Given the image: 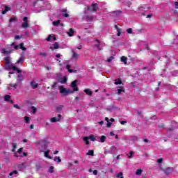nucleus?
I'll list each match as a JSON object with an SVG mask.
<instances>
[{"label":"nucleus","mask_w":178,"mask_h":178,"mask_svg":"<svg viewBox=\"0 0 178 178\" xmlns=\"http://www.w3.org/2000/svg\"><path fill=\"white\" fill-rule=\"evenodd\" d=\"M4 60H6V65L8 69H12L13 70H15L16 72H17V73H21L20 70H19V68L17 67L16 65L10 64V57H6L4 58Z\"/></svg>","instance_id":"nucleus-1"},{"label":"nucleus","mask_w":178,"mask_h":178,"mask_svg":"<svg viewBox=\"0 0 178 178\" xmlns=\"http://www.w3.org/2000/svg\"><path fill=\"white\" fill-rule=\"evenodd\" d=\"M58 89L60 90V94L63 95H67V94H73V91L70 90V89H67L63 87V86H59Z\"/></svg>","instance_id":"nucleus-2"},{"label":"nucleus","mask_w":178,"mask_h":178,"mask_svg":"<svg viewBox=\"0 0 178 178\" xmlns=\"http://www.w3.org/2000/svg\"><path fill=\"white\" fill-rule=\"evenodd\" d=\"M40 152L44 153L45 158H47L48 159H52V157L49 156L50 150H47V145H44V146H42L41 147H40Z\"/></svg>","instance_id":"nucleus-3"},{"label":"nucleus","mask_w":178,"mask_h":178,"mask_svg":"<svg viewBox=\"0 0 178 178\" xmlns=\"http://www.w3.org/2000/svg\"><path fill=\"white\" fill-rule=\"evenodd\" d=\"M118 151V148L116 146H111L109 149L105 150L104 154H111V155H116V152Z\"/></svg>","instance_id":"nucleus-4"},{"label":"nucleus","mask_w":178,"mask_h":178,"mask_svg":"<svg viewBox=\"0 0 178 178\" xmlns=\"http://www.w3.org/2000/svg\"><path fill=\"white\" fill-rule=\"evenodd\" d=\"M24 44L21 43L19 45H16L15 43H13L10 45V47H13V49H22V51H26V47H24Z\"/></svg>","instance_id":"nucleus-5"},{"label":"nucleus","mask_w":178,"mask_h":178,"mask_svg":"<svg viewBox=\"0 0 178 178\" xmlns=\"http://www.w3.org/2000/svg\"><path fill=\"white\" fill-rule=\"evenodd\" d=\"M89 12H97L98 10V5L97 3H92L90 6L88 7Z\"/></svg>","instance_id":"nucleus-6"},{"label":"nucleus","mask_w":178,"mask_h":178,"mask_svg":"<svg viewBox=\"0 0 178 178\" xmlns=\"http://www.w3.org/2000/svg\"><path fill=\"white\" fill-rule=\"evenodd\" d=\"M88 140H90V141H95V136L90 135L89 137H84L83 141H86V145H88Z\"/></svg>","instance_id":"nucleus-7"},{"label":"nucleus","mask_w":178,"mask_h":178,"mask_svg":"<svg viewBox=\"0 0 178 178\" xmlns=\"http://www.w3.org/2000/svg\"><path fill=\"white\" fill-rule=\"evenodd\" d=\"M27 17L23 18V23L22 24V29H29V20Z\"/></svg>","instance_id":"nucleus-8"},{"label":"nucleus","mask_w":178,"mask_h":178,"mask_svg":"<svg viewBox=\"0 0 178 178\" xmlns=\"http://www.w3.org/2000/svg\"><path fill=\"white\" fill-rule=\"evenodd\" d=\"M163 172L165 173L167 176H169V175H172V173L175 171L173 168H168L165 169H162Z\"/></svg>","instance_id":"nucleus-9"},{"label":"nucleus","mask_w":178,"mask_h":178,"mask_svg":"<svg viewBox=\"0 0 178 178\" xmlns=\"http://www.w3.org/2000/svg\"><path fill=\"white\" fill-rule=\"evenodd\" d=\"M71 87L74 88L73 90H71L73 91V92L75 91H79V88L77 87V81H72L71 83Z\"/></svg>","instance_id":"nucleus-10"},{"label":"nucleus","mask_w":178,"mask_h":178,"mask_svg":"<svg viewBox=\"0 0 178 178\" xmlns=\"http://www.w3.org/2000/svg\"><path fill=\"white\" fill-rule=\"evenodd\" d=\"M95 47L96 48H98V49L99 51H101V47H104V43H102V42H99V40H95Z\"/></svg>","instance_id":"nucleus-11"},{"label":"nucleus","mask_w":178,"mask_h":178,"mask_svg":"<svg viewBox=\"0 0 178 178\" xmlns=\"http://www.w3.org/2000/svg\"><path fill=\"white\" fill-rule=\"evenodd\" d=\"M19 154V156L22 157V156H27V153L23 152V147H21L18 149L17 154Z\"/></svg>","instance_id":"nucleus-12"},{"label":"nucleus","mask_w":178,"mask_h":178,"mask_svg":"<svg viewBox=\"0 0 178 178\" xmlns=\"http://www.w3.org/2000/svg\"><path fill=\"white\" fill-rule=\"evenodd\" d=\"M16 148H17V146L15 143H13L12 152H14V156H16V158H19V154H17V152H16Z\"/></svg>","instance_id":"nucleus-13"},{"label":"nucleus","mask_w":178,"mask_h":178,"mask_svg":"<svg viewBox=\"0 0 178 178\" xmlns=\"http://www.w3.org/2000/svg\"><path fill=\"white\" fill-rule=\"evenodd\" d=\"M122 92H124V88L123 86H118L117 87V93L118 95H120Z\"/></svg>","instance_id":"nucleus-14"},{"label":"nucleus","mask_w":178,"mask_h":178,"mask_svg":"<svg viewBox=\"0 0 178 178\" xmlns=\"http://www.w3.org/2000/svg\"><path fill=\"white\" fill-rule=\"evenodd\" d=\"M62 118V115H58L57 118H52L51 119V123H55V122H59V120H60V118Z\"/></svg>","instance_id":"nucleus-15"},{"label":"nucleus","mask_w":178,"mask_h":178,"mask_svg":"<svg viewBox=\"0 0 178 178\" xmlns=\"http://www.w3.org/2000/svg\"><path fill=\"white\" fill-rule=\"evenodd\" d=\"M46 40L49 42H52V41H56V38L54 35H49Z\"/></svg>","instance_id":"nucleus-16"},{"label":"nucleus","mask_w":178,"mask_h":178,"mask_svg":"<svg viewBox=\"0 0 178 178\" xmlns=\"http://www.w3.org/2000/svg\"><path fill=\"white\" fill-rule=\"evenodd\" d=\"M61 13H62V16H63V17H69V13H67V9H62L61 10Z\"/></svg>","instance_id":"nucleus-17"},{"label":"nucleus","mask_w":178,"mask_h":178,"mask_svg":"<svg viewBox=\"0 0 178 178\" xmlns=\"http://www.w3.org/2000/svg\"><path fill=\"white\" fill-rule=\"evenodd\" d=\"M94 19L92 18V17H90V16H86L85 17V20L88 22V23H91V22H92Z\"/></svg>","instance_id":"nucleus-18"},{"label":"nucleus","mask_w":178,"mask_h":178,"mask_svg":"<svg viewBox=\"0 0 178 178\" xmlns=\"http://www.w3.org/2000/svg\"><path fill=\"white\" fill-rule=\"evenodd\" d=\"M58 81L59 83H62V84H65V83L67 81V79L66 78V76H64L63 79H60Z\"/></svg>","instance_id":"nucleus-19"},{"label":"nucleus","mask_w":178,"mask_h":178,"mask_svg":"<svg viewBox=\"0 0 178 178\" xmlns=\"http://www.w3.org/2000/svg\"><path fill=\"white\" fill-rule=\"evenodd\" d=\"M31 86L33 88H37L38 87V83L33 81L31 82Z\"/></svg>","instance_id":"nucleus-20"},{"label":"nucleus","mask_w":178,"mask_h":178,"mask_svg":"<svg viewBox=\"0 0 178 178\" xmlns=\"http://www.w3.org/2000/svg\"><path fill=\"white\" fill-rule=\"evenodd\" d=\"M67 34L70 37H73V34H74V31L73 30V29H70V31L67 33Z\"/></svg>","instance_id":"nucleus-21"},{"label":"nucleus","mask_w":178,"mask_h":178,"mask_svg":"<svg viewBox=\"0 0 178 178\" xmlns=\"http://www.w3.org/2000/svg\"><path fill=\"white\" fill-rule=\"evenodd\" d=\"M24 62V56H22L17 61V63H23Z\"/></svg>","instance_id":"nucleus-22"},{"label":"nucleus","mask_w":178,"mask_h":178,"mask_svg":"<svg viewBox=\"0 0 178 178\" xmlns=\"http://www.w3.org/2000/svg\"><path fill=\"white\" fill-rule=\"evenodd\" d=\"M71 67H72V66H70V65H67V66H66V69H67L69 73H73V72H76V71L72 70Z\"/></svg>","instance_id":"nucleus-23"},{"label":"nucleus","mask_w":178,"mask_h":178,"mask_svg":"<svg viewBox=\"0 0 178 178\" xmlns=\"http://www.w3.org/2000/svg\"><path fill=\"white\" fill-rule=\"evenodd\" d=\"M22 72H19V74H18V76H17V81H23V76L22 75V74H21Z\"/></svg>","instance_id":"nucleus-24"},{"label":"nucleus","mask_w":178,"mask_h":178,"mask_svg":"<svg viewBox=\"0 0 178 178\" xmlns=\"http://www.w3.org/2000/svg\"><path fill=\"white\" fill-rule=\"evenodd\" d=\"M84 92H86V94H87L88 95H92V92H91L90 89H85Z\"/></svg>","instance_id":"nucleus-25"},{"label":"nucleus","mask_w":178,"mask_h":178,"mask_svg":"<svg viewBox=\"0 0 178 178\" xmlns=\"http://www.w3.org/2000/svg\"><path fill=\"white\" fill-rule=\"evenodd\" d=\"M13 50H6V49H2V54H11Z\"/></svg>","instance_id":"nucleus-26"},{"label":"nucleus","mask_w":178,"mask_h":178,"mask_svg":"<svg viewBox=\"0 0 178 178\" xmlns=\"http://www.w3.org/2000/svg\"><path fill=\"white\" fill-rule=\"evenodd\" d=\"M121 62H123V63H124V65H127V58L125 56H122Z\"/></svg>","instance_id":"nucleus-27"},{"label":"nucleus","mask_w":178,"mask_h":178,"mask_svg":"<svg viewBox=\"0 0 178 178\" xmlns=\"http://www.w3.org/2000/svg\"><path fill=\"white\" fill-rule=\"evenodd\" d=\"M72 58L73 59H77L79 58V54L74 52V51H72Z\"/></svg>","instance_id":"nucleus-28"},{"label":"nucleus","mask_w":178,"mask_h":178,"mask_svg":"<svg viewBox=\"0 0 178 178\" xmlns=\"http://www.w3.org/2000/svg\"><path fill=\"white\" fill-rule=\"evenodd\" d=\"M54 161L57 162L58 163H60V162H62V159H60V157L59 156H56L54 157Z\"/></svg>","instance_id":"nucleus-29"},{"label":"nucleus","mask_w":178,"mask_h":178,"mask_svg":"<svg viewBox=\"0 0 178 178\" xmlns=\"http://www.w3.org/2000/svg\"><path fill=\"white\" fill-rule=\"evenodd\" d=\"M142 173H143V170L141 169L136 170V176H141Z\"/></svg>","instance_id":"nucleus-30"},{"label":"nucleus","mask_w":178,"mask_h":178,"mask_svg":"<svg viewBox=\"0 0 178 178\" xmlns=\"http://www.w3.org/2000/svg\"><path fill=\"white\" fill-rule=\"evenodd\" d=\"M114 84L115 86H118L119 84H122V80H120V79H115Z\"/></svg>","instance_id":"nucleus-31"},{"label":"nucleus","mask_w":178,"mask_h":178,"mask_svg":"<svg viewBox=\"0 0 178 178\" xmlns=\"http://www.w3.org/2000/svg\"><path fill=\"white\" fill-rule=\"evenodd\" d=\"M105 140H106V136H102L100 137V143H105Z\"/></svg>","instance_id":"nucleus-32"},{"label":"nucleus","mask_w":178,"mask_h":178,"mask_svg":"<svg viewBox=\"0 0 178 178\" xmlns=\"http://www.w3.org/2000/svg\"><path fill=\"white\" fill-rule=\"evenodd\" d=\"M86 155H90L91 156H94V150H88Z\"/></svg>","instance_id":"nucleus-33"},{"label":"nucleus","mask_w":178,"mask_h":178,"mask_svg":"<svg viewBox=\"0 0 178 178\" xmlns=\"http://www.w3.org/2000/svg\"><path fill=\"white\" fill-rule=\"evenodd\" d=\"M59 24H60V20H57V21L53 22V25H54V26H59Z\"/></svg>","instance_id":"nucleus-34"},{"label":"nucleus","mask_w":178,"mask_h":178,"mask_svg":"<svg viewBox=\"0 0 178 178\" xmlns=\"http://www.w3.org/2000/svg\"><path fill=\"white\" fill-rule=\"evenodd\" d=\"M116 177H118V178H124L123 177V172H119L118 174H117Z\"/></svg>","instance_id":"nucleus-35"},{"label":"nucleus","mask_w":178,"mask_h":178,"mask_svg":"<svg viewBox=\"0 0 178 178\" xmlns=\"http://www.w3.org/2000/svg\"><path fill=\"white\" fill-rule=\"evenodd\" d=\"M8 10H10V8L6 6V7L5 8V10H3V11L2 12L3 15H5V14L6 13V12H8Z\"/></svg>","instance_id":"nucleus-36"},{"label":"nucleus","mask_w":178,"mask_h":178,"mask_svg":"<svg viewBox=\"0 0 178 178\" xmlns=\"http://www.w3.org/2000/svg\"><path fill=\"white\" fill-rule=\"evenodd\" d=\"M16 175H17V170H14L9 174V176H16Z\"/></svg>","instance_id":"nucleus-37"},{"label":"nucleus","mask_w":178,"mask_h":178,"mask_svg":"<svg viewBox=\"0 0 178 178\" xmlns=\"http://www.w3.org/2000/svg\"><path fill=\"white\" fill-rule=\"evenodd\" d=\"M24 120H25V123H30V118L25 116Z\"/></svg>","instance_id":"nucleus-38"},{"label":"nucleus","mask_w":178,"mask_h":178,"mask_svg":"<svg viewBox=\"0 0 178 178\" xmlns=\"http://www.w3.org/2000/svg\"><path fill=\"white\" fill-rule=\"evenodd\" d=\"M10 99V96L9 95H6L4 96V100L9 101Z\"/></svg>","instance_id":"nucleus-39"},{"label":"nucleus","mask_w":178,"mask_h":178,"mask_svg":"<svg viewBox=\"0 0 178 178\" xmlns=\"http://www.w3.org/2000/svg\"><path fill=\"white\" fill-rule=\"evenodd\" d=\"M58 48H59V44H58V42H55L54 44V49H58Z\"/></svg>","instance_id":"nucleus-40"},{"label":"nucleus","mask_w":178,"mask_h":178,"mask_svg":"<svg viewBox=\"0 0 178 178\" xmlns=\"http://www.w3.org/2000/svg\"><path fill=\"white\" fill-rule=\"evenodd\" d=\"M113 59H115V58H113V56H111L108 60L107 62H108V63H111V62H112L113 60Z\"/></svg>","instance_id":"nucleus-41"},{"label":"nucleus","mask_w":178,"mask_h":178,"mask_svg":"<svg viewBox=\"0 0 178 178\" xmlns=\"http://www.w3.org/2000/svg\"><path fill=\"white\" fill-rule=\"evenodd\" d=\"M128 158H132V156L134 155V152H130L129 155L127 154Z\"/></svg>","instance_id":"nucleus-42"},{"label":"nucleus","mask_w":178,"mask_h":178,"mask_svg":"<svg viewBox=\"0 0 178 178\" xmlns=\"http://www.w3.org/2000/svg\"><path fill=\"white\" fill-rule=\"evenodd\" d=\"M127 33H128V34H131L133 33V29L131 28L128 29Z\"/></svg>","instance_id":"nucleus-43"},{"label":"nucleus","mask_w":178,"mask_h":178,"mask_svg":"<svg viewBox=\"0 0 178 178\" xmlns=\"http://www.w3.org/2000/svg\"><path fill=\"white\" fill-rule=\"evenodd\" d=\"M32 113H35L37 112V108L35 106L31 107Z\"/></svg>","instance_id":"nucleus-44"},{"label":"nucleus","mask_w":178,"mask_h":178,"mask_svg":"<svg viewBox=\"0 0 178 178\" xmlns=\"http://www.w3.org/2000/svg\"><path fill=\"white\" fill-rule=\"evenodd\" d=\"M49 173H54V166H51L49 168Z\"/></svg>","instance_id":"nucleus-45"},{"label":"nucleus","mask_w":178,"mask_h":178,"mask_svg":"<svg viewBox=\"0 0 178 178\" xmlns=\"http://www.w3.org/2000/svg\"><path fill=\"white\" fill-rule=\"evenodd\" d=\"M162 162H163V159H159L157 160V163H162Z\"/></svg>","instance_id":"nucleus-46"},{"label":"nucleus","mask_w":178,"mask_h":178,"mask_svg":"<svg viewBox=\"0 0 178 178\" xmlns=\"http://www.w3.org/2000/svg\"><path fill=\"white\" fill-rule=\"evenodd\" d=\"M13 22H16V17H13L10 19V22L12 23Z\"/></svg>","instance_id":"nucleus-47"},{"label":"nucleus","mask_w":178,"mask_h":178,"mask_svg":"<svg viewBox=\"0 0 178 178\" xmlns=\"http://www.w3.org/2000/svg\"><path fill=\"white\" fill-rule=\"evenodd\" d=\"M10 86L11 87H13L14 88H17V83L10 84Z\"/></svg>","instance_id":"nucleus-48"},{"label":"nucleus","mask_w":178,"mask_h":178,"mask_svg":"<svg viewBox=\"0 0 178 178\" xmlns=\"http://www.w3.org/2000/svg\"><path fill=\"white\" fill-rule=\"evenodd\" d=\"M93 175H94L95 176H97V175H98V171H97V170H95L93 171Z\"/></svg>","instance_id":"nucleus-49"},{"label":"nucleus","mask_w":178,"mask_h":178,"mask_svg":"<svg viewBox=\"0 0 178 178\" xmlns=\"http://www.w3.org/2000/svg\"><path fill=\"white\" fill-rule=\"evenodd\" d=\"M137 139H138L137 136H134V137L131 138V140H132V141H136Z\"/></svg>","instance_id":"nucleus-50"},{"label":"nucleus","mask_w":178,"mask_h":178,"mask_svg":"<svg viewBox=\"0 0 178 178\" xmlns=\"http://www.w3.org/2000/svg\"><path fill=\"white\" fill-rule=\"evenodd\" d=\"M117 31H118V34H117L118 37H120V34H121L120 29H118Z\"/></svg>","instance_id":"nucleus-51"},{"label":"nucleus","mask_w":178,"mask_h":178,"mask_svg":"<svg viewBox=\"0 0 178 178\" xmlns=\"http://www.w3.org/2000/svg\"><path fill=\"white\" fill-rule=\"evenodd\" d=\"M15 40H20V36L19 35H15Z\"/></svg>","instance_id":"nucleus-52"},{"label":"nucleus","mask_w":178,"mask_h":178,"mask_svg":"<svg viewBox=\"0 0 178 178\" xmlns=\"http://www.w3.org/2000/svg\"><path fill=\"white\" fill-rule=\"evenodd\" d=\"M175 9H178V2L177 1H176L175 3Z\"/></svg>","instance_id":"nucleus-53"},{"label":"nucleus","mask_w":178,"mask_h":178,"mask_svg":"<svg viewBox=\"0 0 178 178\" xmlns=\"http://www.w3.org/2000/svg\"><path fill=\"white\" fill-rule=\"evenodd\" d=\"M14 108H16L17 109H20V107L17 104H14Z\"/></svg>","instance_id":"nucleus-54"},{"label":"nucleus","mask_w":178,"mask_h":178,"mask_svg":"<svg viewBox=\"0 0 178 178\" xmlns=\"http://www.w3.org/2000/svg\"><path fill=\"white\" fill-rule=\"evenodd\" d=\"M112 126V123L111 122H107V127H111Z\"/></svg>","instance_id":"nucleus-55"},{"label":"nucleus","mask_w":178,"mask_h":178,"mask_svg":"<svg viewBox=\"0 0 178 178\" xmlns=\"http://www.w3.org/2000/svg\"><path fill=\"white\" fill-rule=\"evenodd\" d=\"M127 123V121H122L121 124H126Z\"/></svg>","instance_id":"nucleus-56"},{"label":"nucleus","mask_w":178,"mask_h":178,"mask_svg":"<svg viewBox=\"0 0 178 178\" xmlns=\"http://www.w3.org/2000/svg\"><path fill=\"white\" fill-rule=\"evenodd\" d=\"M40 55L42 56H47V54L45 53H40Z\"/></svg>","instance_id":"nucleus-57"},{"label":"nucleus","mask_w":178,"mask_h":178,"mask_svg":"<svg viewBox=\"0 0 178 178\" xmlns=\"http://www.w3.org/2000/svg\"><path fill=\"white\" fill-rule=\"evenodd\" d=\"M56 58H60V54H57L56 55Z\"/></svg>","instance_id":"nucleus-58"},{"label":"nucleus","mask_w":178,"mask_h":178,"mask_svg":"<svg viewBox=\"0 0 178 178\" xmlns=\"http://www.w3.org/2000/svg\"><path fill=\"white\" fill-rule=\"evenodd\" d=\"M58 153H59V151L58 150H56L55 152H54V155H56V154H58Z\"/></svg>","instance_id":"nucleus-59"},{"label":"nucleus","mask_w":178,"mask_h":178,"mask_svg":"<svg viewBox=\"0 0 178 178\" xmlns=\"http://www.w3.org/2000/svg\"><path fill=\"white\" fill-rule=\"evenodd\" d=\"M151 17H152V15H147V19H149V18H151Z\"/></svg>","instance_id":"nucleus-60"},{"label":"nucleus","mask_w":178,"mask_h":178,"mask_svg":"<svg viewBox=\"0 0 178 178\" xmlns=\"http://www.w3.org/2000/svg\"><path fill=\"white\" fill-rule=\"evenodd\" d=\"M99 124L100 126H102V124H104V121L99 122Z\"/></svg>","instance_id":"nucleus-61"},{"label":"nucleus","mask_w":178,"mask_h":178,"mask_svg":"<svg viewBox=\"0 0 178 178\" xmlns=\"http://www.w3.org/2000/svg\"><path fill=\"white\" fill-rule=\"evenodd\" d=\"M110 136H115V133L113 131L110 132Z\"/></svg>","instance_id":"nucleus-62"},{"label":"nucleus","mask_w":178,"mask_h":178,"mask_svg":"<svg viewBox=\"0 0 178 178\" xmlns=\"http://www.w3.org/2000/svg\"><path fill=\"white\" fill-rule=\"evenodd\" d=\"M30 129H34V125H33V124H31V125L30 126Z\"/></svg>","instance_id":"nucleus-63"},{"label":"nucleus","mask_w":178,"mask_h":178,"mask_svg":"<svg viewBox=\"0 0 178 178\" xmlns=\"http://www.w3.org/2000/svg\"><path fill=\"white\" fill-rule=\"evenodd\" d=\"M47 70H51V67H46Z\"/></svg>","instance_id":"nucleus-64"}]
</instances>
